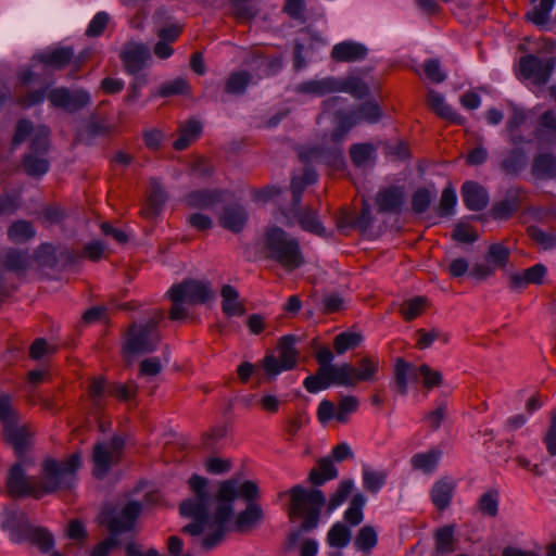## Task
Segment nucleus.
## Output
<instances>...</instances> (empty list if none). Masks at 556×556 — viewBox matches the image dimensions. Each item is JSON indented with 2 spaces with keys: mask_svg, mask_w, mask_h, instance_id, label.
<instances>
[{
  "mask_svg": "<svg viewBox=\"0 0 556 556\" xmlns=\"http://www.w3.org/2000/svg\"><path fill=\"white\" fill-rule=\"evenodd\" d=\"M150 55V50L144 43L129 41L124 45L119 59L125 72L136 75L146 66Z\"/></svg>",
  "mask_w": 556,
  "mask_h": 556,
  "instance_id": "dca6fc26",
  "label": "nucleus"
},
{
  "mask_svg": "<svg viewBox=\"0 0 556 556\" xmlns=\"http://www.w3.org/2000/svg\"><path fill=\"white\" fill-rule=\"evenodd\" d=\"M464 204L470 211H481L489 203L486 190L476 181H466L462 186Z\"/></svg>",
  "mask_w": 556,
  "mask_h": 556,
  "instance_id": "5701e85b",
  "label": "nucleus"
},
{
  "mask_svg": "<svg viewBox=\"0 0 556 556\" xmlns=\"http://www.w3.org/2000/svg\"><path fill=\"white\" fill-rule=\"evenodd\" d=\"M166 202V194L161 185L152 178L148 190V198L140 214L147 219H154L160 215Z\"/></svg>",
  "mask_w": 556,
  "mask_h": 556,
  "instance_id": "412c9836",
  "label": "nucleus"
},
{
  "mask_svg": "<svg viewBox=\"0 0 556 556\" xmlns=\"http://www.w3.org/2000/svg\"><path fill=\"white\" fill-rule=\"evenodd\" d=\"M454 528L443 527L435 532V548L439 554H448L453 552Z\"/></svg>",
  "mask_w": 556,
  "mask_h": 556,
  "instance_id": "13d9d810",
  "label": "nucleus"
},
{
  "mask_svg": "<svg viewBox=\"0 0 556 556\" xmlns=\"http://www.w3.org/2000/svg\"><path fill=\"white\" fill-rule=\"evenodd\" d=\"M403 191L397 187H390L378 192L376 203L379 212H399L403 204Z\"/></svg>",
  "mask_w": 556,
  "mask_h": 556,
  "instance_id": "2f4dec72",
  "label": "nucleus"
},
{
  "mask_svg": "<svg viewBox=\"0 0 556 556\" xmlns=\"http://www.w3.org/2000/svg\"><path fill=\"white\" fill-rule=\"evenodd\" d=\"M441 458V452L432 448L427 452L417 453L410 458V466L414 470L431 473L438 467Z\"/></svg>",
  "mask_w": 556,
  "mask_h": 556,
  "instance_id": "c9c22d12",
  "label": "nucleus"
},
{
  "mask_svg": "<svg viewBox=\"0 0 556 556\" xmlns=\"http://www.w3.org/2000/svg\"><path fill=\"white\" fill-rule=\"evenodd\" d=\"M366 498L363 494H354L350 506L344 513V520L350 526H357L363 521V507L365 506Z\"/></svg>",
  "mask_w": 556,
  "mask_h": 556,
  "instance_id": "de8ad7c7",
  "label": "nucleus"
},
{
  "mask_svg": "<svg viewBox=\"0 0 556 556\" xmlns=\"http://www.w3.org/2000/svg\"><path fill=\"white\" fill-rule=\"evenodd\" d=\"M353 489V481L352 480H343L339 483L337 490L334 493L330 496L329 503H328V511L334 510L337 507H339L349 496V494L352 492Z\"/></svg>",
  "mask_w": 556,
  "mask_h": 556,
  "instance_id": "69168bd1",
  "label": "nucleus"
},
{
  "mask_svg": "<svg viewBox=\"0 0 556 556\" xmlns=\"http://www.w3.org/2000/svg\"><path fill=\"white\" fill-rule=\"evenodd\" d=\"M290 515L303 518L302 529H314L319 519L320 508L325 504V496L320 490H305L301 485H294L289 490Z\"/></svg>",
  "mask_w": 556,
  "mask_h": 556,
  "instance_id": "423d86ee",
  "label": "nucleus"
},
{
  "mask_svg": "<svg viewBox=\"0 0 556 556\" xmlns=\"http://www.w3.org/2000/svg\"><path fill=\"white\" fill-rule=\"evenodd\" d=\"M345 91L355 98L362 99L369 93L368 86L359 78L339 79V92Z\"/></svg>",
  "mask_w": 556,
  "mask_h": 556,
  "instance_id": "bf43d9fd",
  "label": "nucleus"
},
{
  "mask_svg": "<svg viewBox=\"0 0 556 556\" xmlns=\"http://www.w3.org/2000/svg\"><path fill=\"white\" fill-rule=\"evenodd\" d=\"M339 370L340 387L355 388L362 382H375L378 380L380 359L378 356L365 355L356 363H342Z\"/></svg>",
  "mask_w": 556,
  "mask_h": 556,
  "instance_id": "1a4fd4ad",
  "label": "nucleus"
},
{
  "mask_svg": "<svg viewBox=\"0 0 556 556\" xmlns=\"http://www.w3.org/2000/svg\"><path fill=\"white\" fill-rule=\"evenodd\" d=\"M417 368L413 364L399 357L395 359L393 369V379L399 394L406 395L408 392V379H417Z\"/></svg>",
  "mask_w": 556,
  "mask_h": 556,
  "instance_id": "cd10ccee",
  "label": "nucleus"
},
{
  "mask_svg": "<svg viewBox=\"0 0 556 556\" xmlns=\"http://www.w3.org/2000/svg\"><path fill=\"white\" fill-rule=\"evenodd\" d=\"M498 497L496 490L483 493L478 501L479 510L485 516L495 517L498 513Z\"/></svg>",
  "mask_w": 556,
  "mask_h": 556,
  "instance_id": "4d7b16f0",
  "label": "nucleus"
},
{
  "mask_svg": "<svg viewBox=\"0 0 556 556\" xmlns=\"http://www.w3.org/2000/svg\"><path fill=\"white\" fill-rule=\"evenodd\" d=\"M359 401L354 395L343 396L336 407V419L339 422L345 424L349 420V416L358 409Z\"/></svg>",
  "mask_w": 556,
  "mask_h": 556,
  "instance_id": "5fc2aeb1",
  "label": "nucleus"
},
{
  "mask_svg": "<svg viewBox=\"0 0 556 556\" xmlns=\"http://www.w3.org/2000/svg\"><path fill=\"white\" fill-rule=\"evenodd\" d=\"M376 147L371 143H355L350 147V157L356 167H362L375 161Z\"/></svg>",
  "mask_w": 556,
  "mask_h": 556,
  "instance_id": "79ce46f5",
  "label": "nucleus"
},
{
  "mask_svg": "<svg viewBox=\"0 0 556 556\" xmlns=\"http://www.w3.org/2000/svg\"><path fill=\"white\" fill-rule=\"evenodd\" d=\"M189 92H190L189 83L185 78L178 77L174 80L163 84L160 87L157 94L160 97L165 98V97L177 96V94H187Z\"/></svg>",
  "mask_w": 556,
  "mask_h": 556,
  "instance_id": "052dcab7",
  "label": "nucleus"
},
{
  "mask_svg": "<svg viewBox=\"0 0 556 556\" xmlns=\"http://www.w3.org/2000/svg\"><path fill=\"white\" fill-rule=\"evenodd\" d=\"M555 65L556 60L554 58L541 59L534 54H527L519 60L518 73L523 79L541 87L551 79Z\"/></svg>",
  "mask_w": 556,
  "mask_h": 556,
  "instance_id": "9b49d317",
  "label": "nucleus"
},
{
  "mask_svg": "<svg viewBox=\"0 0 556 556\" xmlns=\"http://www.w3.org/2000/svg\"><path fill=\"white\" fill-rule=\"evenodd\" d=\"M332 384L340 386L338 368L318 367L314 375L307 376L303 381L305 390L309 393H317Z\"/></svg>",
  "mask_w": 556,
  "mask_h": 556,
  "instance_id": "a211bd4d",
  "label": "nucleus"
},
{
  "mask_svg": "<svg viewBox=\"0 0 556 556\" xmlns=\"http://www.w3.org/2000/svg\"><path fill=\"white\" fill-rule=\"evenodd\" d=\"M222 311L227 317L242 316L245 313L244 304L239 300V292L230 285L220 289Z\"/></svg>",
  "mask_w": 556,
  "mask_h": 556,
  "instance_id": "473e14b6",
  "label": "nucleus"
},
{
  "mask_svg": "<svg viewBox=\"0 0 556 556\" xmlns=\"http://www.w3.org/2000/svg\"><path fill=\"white\" fill-rule=\"evenodd\" d=\"M163 318V311L155 309L144 325L131 324L125 337L124 352L135 355L154 351L161 339L156 328Z\"/></svg>",
  "mask_w": 556,
  "mask_h": 556,
  "instance_id": "0eeeda50",
  "label": "nucleus"
},
{
  "mask_svg": "<svg viewBox=\"0 0 556 556\" xmlns=\"http://www.w3.org/2000/svg\"><path fill=\"white\" fill-rule=\"evenodd\" d=\"M388 473L386 470H375L364 465L362 468L363 486L367 492L377 493L386 484Z\"/></svg>",
  "mask_w": 556,
  "mask_h": 556,
  "instance_id": "a19ab883",
  "label": "nucleus"
},
{
  "mask_svg": "<svg viewBox=\"0 0 556 556\" xmlns=\"http://www.w3.org/2000/svg\"><path fill=\"white\" fill-rule=\"evenodd\" d=\"M263 518L262 508L256 503H249L236 519L235 526L238 531L244 532L256 526Z\"/></svg>",
  "mask_w": 556,
  "mask_h": 556,
  "instance_id": "58836bf2",
  "label": "nucleus"
},
{
  "mask_svg": "<svg viewBox=\"0 0 556 556\" xmlns=\"http://www.w3.org/2000/svg\"><path fill=\"white\" fill-rule=\"evenodd\" d=\"M167 293L173 303L169 318L172 320H180L188 314L185 304H204L210 300L213 292L208 282L186 279L178 285L172 286Z\"/></svg>",
  "mask_w": 556,
  "mask_h": 556,
  "instance_id": "39448f33",
  "label": "nucleus"
},
{
  "mask_svg": "<svg viewBox=\"0 0 556 556\" xmlns=\"http://www.w3.org/2000/svg\"><path fill=\"white\" fill-rule=\"evenodd\" d=\"M298 341V337L293 334H287L279 339L277 344L279 356L268 354L263 359V368L267 375L277 376L295 367L300 357V352L295 348Z\"/></svg>",
  "mask_w": 556,
  "mask_h": 556,
  "instance_id": "9d476101",
  "label": "nucleus"
},
{
  "mask_svg": "<svg viewBox=\"0 0 556 556\" xmlns=\"http://www.w3.org/2000/svg\"><path fill=\"white\" fill-rule=\"evenodd\" d=\"M367 48L359 42L345 40L332 47L331 59L338 63H353L367 56Z\"/></svg>",
  "mask_w": 556,
  "mask_h": 556,
  "instance_id": "f3484780",
  "label": "nucleus"
},
{
  "mask_svg": "<svg viewBox=\"0 0 556 556\" xmlns=\"http://www.w3.org/2000/svg\"><path fill=\"white\" fill-rule=\"evenodd\" d=\"M426 304L427 300L422 296L407 300L401 306V314L405 320L410 321L424 313Z\"/></svg>",
  "mask_w": 556,
  "mask_h": 556,
  "instance_id": "6e6d98bb",
  "label": "nucleus"
},
{
  "mask_svg": "<svg viewBox=\"0 0 556 556\" xmlns=\"http://www.w3.org/2000/svg\"><path fill=\"white\" fill-rule=\"evenodd\" d=\"M3 267L16 274L25 273L30 265V256L26 251L9 250L2 261Z\"/></svg>",
  "mask_w": 556,
  "mask_h": 556,
  "instance_id": "ea45409f",
  "label": "nucleus"
},
{
  "mask_svg": "<svg viewBox=\"0 0 556 556\" xmlns=\"http://www.w3.org/2000/svg\"><path fill=\"white\" fill-rule=\"evenodd\" d=\"M338 477V470L329 457L318 460L317 466L308 473V481L314 485H321L325 482Z\"/></svg>",
  "mask_w": 556,
  "mask_h": 556,
  "instance_id": "f704fd0d",
  "label": "nucleus"
},
{
  "mask_svg": "<svg viewBox=\"0 0 556 556\" xmlns=\"http://www.w3.org/2000/svg\"><path fill=\"white\" fill-rule=\"evenodd\" d=\"M11 529V540L15 543L22 541H29L36 545L42 553H47L52 549L54 540L52 534L43 528H34L28 525H21L17 528Z\"/></svg>",
  "mask_w": 556,
  "mask_h": 556,
  "instance_id": "4468645a",
  "label": "nucleus"
},
{
  "mask_svg": "<svg viewBox=\"0 0 556 556\" xmlns=\"http://www.w3.org/2000/svg\"><path fill=\"white\" fill-rule=\"evenodd\" d=\"M301 159L303 160H316L319 162H325L327 164L338 166L342 163V154L341 150L336 149L334 151L330 152L329 154H325L324 152L319 151L318 149H312L308 152V155L301 154Z\"/></svg>",
  "mask_w": 556,
  "mask_h": 556,
  "instance_id": "338daca9",
  "label": "nucleus"
},
{
  "mask_svg": "<svg viewBox=\"0 0 556 556\" xmlns=\"http://www.w3.org/2000/svg\"><path fill=\"white\" fill-rule=\"evenodd\" d=\"M317 180V174L313 168L306 167L301 176H294L291 180L292 206H299L305 188Z\"/></svg>",
  "mask_w": 556,
  "mask_h": 556,
  "instance_id": "e433bc0d",
  "label": "nucleus"
},
{
  "mask_svg": "<svg viewBox=\"0 0 556 556\" xmlns=\"http://www.w3.org/2000/svg\"><path fill=\"white\" fill-rule=\"evenodd\" d=\"M73 56V49L65 47L38 53L35 55V59L46 66H50L54 70H62L72 61Z\"/></svg>",
  "mask_w": 556,
  "mask_h": 556,
  "instance_id": "7c9ffc66",
  "label": "nucleus"
},
{
  "mask_svg": "<svg viewBox=\"0 0 556 556\" xmlns=\"http://www.w3.org/2000/svg\"><path fill=\"white\" fill-rule=\"evenodd\" d=\"M531 9L525 14V20L540 29H547L551 13L556 0H529Z\"/></svg>",
  "mask_w": 556,
  "mask_h": 556,
  "instance_id": "4be33fe9",
  "label": "nucleus"
},
{
  "mask_svg": "<svg viewBox=\"0 0 556 556\" xmlns=\"http://www.w3.org/2000/svg\"><path fill=\"white\" fill-rule=\"evenodd\" d=\"M350 540L351 531L341 522H336L327 534V543L331 547L343 548L350 543Z\"/></svg>",
  "mask_w": 556,
  "mask_h": 556,
  "instance_id": "09e8293b",
  "label": "nucleus"
},
{
  "mask_svg": "<svg viewBox=\"0 0 556 556\" xmlns=\"http://www.w3.org/2000/svg\"><path fill=\"white\" fill-rule=\"evenodd\" d=\"M421 378L422 387L426 390L439 388L443 383V375L441 371L433 369L428 364H421L417 368V378Z\"/></svg>",
  "mask_w": 556,
  "mask_h": 556,
  "instance_id": "8fccbe9b",
  "label": "nucleus"
},
{
  "mask_svg": "<svg viewBox=\"0 0 556 556\" xmlns=\"http://www.w3.org/2000/svg\"><path fill=\"white\" fill-rule=\"evenodd\" d=\"M509 258V250L501 243H493L489 247L486 261L495 268L505 267Z\"/></svg>",
  "mask_w": 556,
  "mask_h": 556,
  "instance_id": "680f3d73",
  "label": "nucleus"
},
{
  "mask_svg": "<svg viewBox=\"0 0 556 556\" xmlns=\"http://www.w3.org/2000/svg\"><path fill=\"white\" fill-rule=\"evenodd\" d=\"M345 115L353 125L359 123L374 124L380 119L381 111L377 103L369 101L361 104L356 110H353Z\"/></svg>",
  "mask_w": 556,
  "mask_h": 556,
  "instance_id": "72a5a7b5",
  "label": "nucleus"
},
{
  "mask_svg": "<svg viewBox=\"0 0 556 556\" xmlns=\"http://www.w3.org/2000/svg\"><path fill=\"white\" fill-rule=\"evenodd\" d=\"M363 342V336L357 332L343 331L333 338V349L338 355L356 349Z\"/></svg>",
  "mask_w": 556,
  "mask_h": 556,
  "instance_id": "37998d69",
  "label": "nucleus"
},
{
  "mask_svg": "<svg viewBox=\"0 0 556 556\" xmlns=\"http://www.w3.org/2000/svg\"><path fill=\"white\" fill-rule=\"evenodd\" d=\"M188 483L193 496L181 502L179 511L193 521L185 526L182 532L191 536L203 534L200 545L204 551L214 548L224 540L237 495L254 503L260 494L253 481H245L238 488L236 480H225L219 484L216 497L207 491V479L193 475Z\"/></svg>",
  "mask_w": 556,
  "mask_h": 556,
  "instance_id": "f257e3e1",
  "label": "nucleus"
},
{
  "mask_svg": "<svg viewBox=\"0 0 556 556\" xmlns=\"http://www.w3.org/2000/svg\"><path fill=\"white\" fill-rule=\"evenodd\" d=\"M140 511V503L129 502L117 516L104 519L103 522L106 525L111 535L93 547L91 556H109L110 552L119 544L116 535L130 531Z\"/></svg>",
  "mask_w": 556,
  "mask_h": 556,
  "instance_id": "6e6552de",
  "label": "nucleus"
},
{
  "mask_svg": "<svg viewBox=\"0 0 556 556\" xmlns=\"http://www.w3.org/2000/svg\"><path fill=\"white\" fill-rule=\"evenodd\" d=\"M456 488V482L446 476L433 483L430 490V498L438 510L443 511L450 506Z\"/></svg>",
  "mask_w": 556,
  "mask_h": 556,
  "instance_id": "6ab92c4d",
  "label": "nucleus"
},
{
  "mask_svg": "<svg viewBox=\"0 0 556 556\" xmlns=\"http://www.w3.org/2000/svg\"><path fill=\"white\" fill-rule=\"evenodd\" d=\"M35 236L31 223L17 220L8 230V237L13 242H25Z\"/></svg>",
  "mask_w": 556,
  "mask_h": 556,
  "instance_id": "603ef678",
  "label": "nucleus"
},
{
  "mask_svg": "<svg viewBox=\"0 0 556 556\" xmlns=\"http://www.w3.org/2000/svg\"><path fill=\"white\" fill-rule=\"evenodd\" d=\"M261 250L265 258L276 262L287 271H293L304 264L298 239L277 226L266 228Z\"/></svg>",
  "mask_w": 556,
  "mask_h": 556,
  "instance_id": "7ed1b4c3",
  "label": "nucleus"
},
{
  "mask_svg": "<svg viewBox=\"0 0 556 556\" xmlns=\"http://www.w3.org/2000/svg\"><path fill=\"white\" fill-rule=\"evenodd\" d=\"M110 383L102 377L93 378L89 384L88 393L94 405L100 406L102 400L109 395Z\"/></svg>",
  "mask_w": 556,
  "mask_h": 556,
  "instance_id": "0e129e2a",
  "label": "nucleus"
},
{
  "mask_svg": "<svg viewBox=\"0 0 556 556\" xmlns=\"http://www.w3.org/2000/svg\"><path fill=\"white\" fill-rule=\"evenodd\" d=\"M79 454H72L64 460L47 457L40 464L39 486L41 497L56 491L71 490L77 480L80 467Z\"/></svg>",
  "mask_w": 556,
  "mask_h": 556,
  "instance_id": "20e7f679",
  "label": "nucleus"
},
{
  "mask_svg": "<svg viewBox=\"0 0 556 556\" xmlns=\"http://www.w3.org/2000/svg\"><path fill=\"white\" fill-rule=\"evenodd\" d=\"M23 167L29 176H42L49 170V161L45 155L27 153L23 159Z\"/></svg>",
  "mask_w": 556,
  "mask_h": 556,
  "instance_id": "49530a36",
  "label": "nucleus"
},
{
  "mask_svg": "<svg viewBox=\"0 0 556 556\" xmlns=\"http://www.w3.org/2000/svg\"><path fill=\"white\" fill-rule=\"evenodd\" d=\"M5 488L11 497L41 498L39 479L27 476L22 463H16L10 468Z\"/></svg>",
  "mask_w": 556,
  "mask_h": 556,
  "instance_id": "f8f14e48",
  "label": "nucleus"
},
{
  "mask_svg": "<svg viewBox=\"0 0 556 556\" xmlns=\"http://www.w3.org/2000/svg\"><path fill=\"white\" fill-rule=\"evenodd\" d=\"M3 435L17 453H23L29 444L31 432L27 425H20L17 418L3 425Z\"/></svg>",
  "mask_w": 556,
  "mask_h": 556,
  "instance_id": "b1692460",
  "label": "nucleus"
},
{
  "mask_svg": "<svg viewBox=\"0 0 556 556\" xmlns=\"http://www.w3.org/2000/svg\"><path fill=\"white\" fill-rule=\"evenodd\" d=\"M426 77L434 84H441L446 79V74L442 71L441 64L437 59L427 60L424 64Z\"/></svg>",
  "mask_w": 556,
  "mask_h": 556,
  "instance_id": "774afa93",
  "label": "nucleus"
},
{
  "mask_svg": "<svg viewBox=\"0 0 556 556\" xmlns=\"http://www.w3.org/2000/svg\"><path fill=\"white\" fill-rule=\"evenodd\" d=\"M530 239L543 250H553L556 248V235L546 232L536 226L527 228Z\"/></svg>",
  "mask_w": 556,
  "mask_h": 556,
  "instance_id": "864d4df0",
  "label": "nucleus"
},
{
  "mask_svg": "<svg viewBox=\"0 0 556 556\" xmlns=\"http://www.w3.org/2000/svg\"><path fill=\"white\" fill-rule=\"evenodd\" d=\"M428 104L440 117L451 122H457L458 114L445 103L442 94L430 90L428 92Z\"/></svg>",
  "mask_w": 556,
  "mask_h": 556,
  "instance_id": "c03bdc74",
  "label": "nucleus"
},
{
  "mask_svg": "<svg viewBox=\"0 0 556 556\" xmlns=\"http://www.w3.org/2000/svg\"><path fill=\"white\" fill-rule=\"evenodd\" d=\"M223 201L219 190H194L184 198V203L189 208L207 210Z\"/></svg>",
  "mask_w": 556,
  "mask_h": 556,
  "instance_id": "a878e982",
  "label": "nucleus"
},
{
  "mask_svg": "<svg viewBox=\"0 0 556 556\" xmlns=\"http://www.w3.org/2000/svg\"><path fill=\"white\" fill-rule=\"evenodd\" d=\"M248 218L249 215L244 207L232 204L224 208L219 217V225L233 233H238L244 228Z\"/></svg>",
  "mask_w": 556,
  "mask_h": 556,
  "instance_id": "bb28decb",
  "label": "nucleus"
},
{
  "mask_svg": "<svg viewBox=\"0 0 556 556\" xmlns=\"http://www.w3.org/2000/svg\"><path fill=\"white\" fill-rule=\"evenodd\" d=\"M252 80V75L247 71L231 73L226 83L225 91L230 94H242Z\"/></svg>",
  "mask_w": 556,
  "mask_h": 556,
  "instance_id": "a18cd8bd",
  "label": "nucleus"
},
{
  "mask_svg": "<svg viewBox=\"0 0 556 556\" xmlns=\"http://www.w3.org/2000/svg\"><path fill=\"white\" fill-rule=\"evenodd\" d=\"M295 91L302 94L324 97L329 93L339 92V79L334 77H325L321 79L303 81L295 86Z\"/></svg>",
  "mask_w": 556,
  "mask_h": 556,
  "instance_id": "393cba45",
  "label": "nucleus"
},
{
  "mask_svg": "<svg viewBox=\"0 0 556 556\" xmlns=\"http://www.w3.org/2000/svg\"><path fill=\"white\" fill-rule=\"evenodd\" d=\"M177 131L178 138L173 142V148L182 151L200 137L202 125L199 121L191 118L180 123Z\"/></svg>",
  "mask_w": 556,
  "mask_h": 556,
  "instance_id": "c85d7f7f",
  "label": "nucleus"
},
{
  "mask_svg": "<svg viewBox=\"0 0 556 556\" xmlns=\"http://www.w3.org/2000/svg\"><path fill=\"white\" fill-rule=\"evenodd\" d=\"M295 218L303 230L317 236L325 235L326 230L318 218L317 211L308 207L300 210L295 213Z\"/></svg>",
  "mask_w": 556,
  "mask_h": 556,
  "instance_id": "4c0bfd02",
  "label": "nucleus"
},
{
  "mask_svg": "<svg viewBox=\"0 0 556 556\" xmlns=\"http://www.w3.org/2000/svg\"><path fill=\"white\" fill-rule=\"evenodd\" d=\"M36 77V73L30 67H21L16 73L17 81L13 96L8 87L0 85V106L12 102L23 108H30L41 103L48 97L53 106L74 112L85 108L90 101L89 93L83 89L71 91L67 88H55L48 94L46 87L29 89V84Z\"/></svg>",
  "mask_w": 556,
  "mask_h": 556,
  "instance_id": "f03ea898",
  "label": "nucleus"
},
{
  "mask_svg": "<svg viewBox=\"0 0 556 556\" xmlns=\"http://www.w3.org/2000/svg\"><path fill=\"white\" fill-rule=\"evenodd\" d=\"M377 544V533L375 529L370 526L363 527L356 538H355V546L359 551H369L375 547Z\"/></svg>",
  "mask_w": 556,
  "mask_h": 556,
  "instance_id": "e2e57ef3",
  "label": "nucleus"
},
{
  "mask_svg": "<svg viewBox=\"0 0 556 556\" xmlns=\"http://www.w3.org/2000/svg\"><path fill=\"white\" fill-rule=\"evenodd\" d=\"M527 161L526 151L515 147L503 156L500 169L507 176H518L525 169Z\"/></svg>",
  "mask_w": 556,
  "mask_h": 556,
  "instance_id": "c756f323",
  "label": "nucleus"
},
{
  "mask_svg": "<svg viewBox=\"0 0 556 556\" xmlns=\"http://www.w3.org/2000/svg\"><path fill=\"white\" fill-rule=\"evenodd\" d=\"M28 153L46 155L49 149V129L46 126H38L30 138Z\"/></svg>",
  "mask_w": 556,
  "mask_h": 556,
  "instance_id": "3c124183",
  "label": "nucleus"
},
{
  "mask_svg": "<svg viewBox=\"0 0 556 556\" xmlns=\"http://www.w3.org/2000/svg\"><path fill=\"white\" fill-rule=\"evenodd\" d=\"M124 447V440L121 437H113L109 442L98 443L93 447V475L103 478L111 466L118 462Z\"/></svg>",
  "mask_w": 556,
  "mask_h": 556,
  "instance_id": "ddd939ff",
  "label": "nucleus"
},
{
  "mask_svg": "<svg viewBox=\"0 0 556 556\" xmlns=\"http://www.w3.org/2000/svg\"><path fill=\"white\" fill-rule=\"evenodd\" d=\"M527 190L522 187L509 188L503 200L496 202L490 213L494 219L507 220L517 213L527 199Z\"/></svg>",
  "mask_w": 556,
  "mask_h": 556,
  "instance_id": "2eb2a0df",
  "label": "nucleus"
},
{
  "mask_svg": "<svg viewBox=\"0 0 556 556\" xmlns=\"http://www.w3.org/2000/svg\"><path fill=\"white\" fill-rule=\"evenodd\" d=\"M530 173L536 180H552L556 178V154L549 152L538 153L533 156Z\"/></svg>",
  "mask_w": 556,
  "mask_h": 556,
  "instance_id": "aec40b11",
  "label": "nucleus"
}]
</instances>
